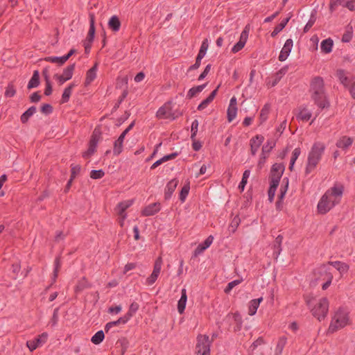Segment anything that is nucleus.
<instances>
[{"mask_svg":"<svg viewBox=\"0 0 355 355\" xmlns=\"http://www.w3.org/2000/svg\"><path fill=\"white\" fill-rule=\"evenodd\" d=\"M275 146V143L273 141H268L267 143L262 147V155H264L265 153H269Z\"/></svg>","mask_w":355,"mask_h":355,"instance_id":"54","label":"nucleus"},{"mask_svg":"<svg viewBox=\"0 0 355 355\" xmlns=\"http://www.w3.org/2000/svg\"><path fill=\"white\" fill-rule=\"evenodd\" d=\"M42 73L45 81V89H53V86L50 80V73L49 67H45L43 69Z\"/></svg>","mask_w":355,"mask_h":355,"instance_id":"41","label":"nucleus"},{"mask_svg":"<svg viewBox=\"0 0 355 355\" xmlns=\"http://www.w3.org/2000/svg\"><path fill=\"white\" fill-rule=\"evenodd\" d=\"M90 24L89 29L87 36V41L89 43H92L95 35V26H94V16L93 14H90Z\"/></svg>","mask_w":355,"mask_h":355,"instance_id":"26","label":"nucleus"},{"mask_svg":"<svg viewBox=\"0 0 355 355\" xmlns=\"http://www.w3.org/2000/svg\"><path fill=\"white\" fill-rule=\"evenodd\" d=\"M314 276L315 280L318 282H324L329 277L333 279V274L331 272L330 269L325 265H322L314 270Z\"/></svg>","mask_w":355,"mask_h":355,"instance_id":"13","label":"nucleus"},{"mask_svg":"<svg viewBox=\"0 0 355 355\" xmlns=\"http://www.w3.org/2000/svg\"><path fill=\"white\" fill-rule=\"evenodd\" d=\"M312 315L319 321L324 320L329 311V301L327 297H322L311 309Z\"/></svg>","mask_w":355,"mask_h":355,"instance_id":"3","label":"nucleus"},{"mask_svg":"<svg viewBox=\"0 0 355 355\" xmlns=\"http://www.w3.org/2000/svg\"><path fill=\"white\" fill-rule=\"evenodd\" d=\"M324 80L320 76L314 77L311 82V89H323Z\"/></svg>","mask_w":355,"mask_h":355,"instance_id":"36","label":"nucleus"},{"mask_svg":"<svg viewBox=\"0 0 355 355\" xmlns=\"http://www.w3.org/2000/svg\"><path fill=\"white\" fill-rule=\"evenodd\" d=\"M237 106L229 105L227 110V118L229 122L232 121L235 119L237 114Z\"/></svg>","mask_w":355,"mask_h":355,"instance_id":"42","label":"nucleus"},{"mask_svg":"<svg viewBox=\"0 0 355 355\" xmlns=\"http://www.w3.org/2000/svg\"><path fill=\"white\" fill-rule=\"evenodd\" d=\"M283 236L282 235H278L275 239V243L274 245L275 247V252H278L279 254L281 251L280 245L282 242Z\"/></svg>","mask_w":355,"mask_h":355,"instance_id":"60","label":"nucleus"},{"mask_svg":"<svg viewBox=\"0 0 355 355\" xmlns=\"http://www.w3.org/2000/svg\"><path fill=\"white\" fill-rule=\"evenodd\" d=\"M40 84V73L37 70L34 71L33 76L29 80L27 89H32L34 87H37Z\"/></svg>","mask_w":355,"mask_h":355,"instance_id":"29","label":"nucleus"},{"mask_svg":"<svg viewBox=\"0 0 355 355\" xmlns=\"http://www.w3.org/2000/svg\"><path fill=\"white\" fill-rule=\"evenodd\" d=\"M71 176L70 178L74 180L76 175L80 173L81 167L80 165H71Z\"/></svg>","mask_w":355,"mask_h":355,"instance_id":"58","label":"nucleus"},{"mask_svg":"<svg viewBox=\"0 0 355 355\" xmlns=\"http://www.w3.org/2000/svg\"><path fill=\"white\" fill-rule=\"evenodd\" d=\"M288 188V178L285 177L283 179L282 185L281 186L280 192L278 194L277 200H284V198L286 196Z\"/></svg>","mask_w":355,"mask_h":355,"instance_id":"32","label":"nucleus"},{"mask_svg":"<svg viewBox=\"0 0 355 355\" xmlns=\"http://www.w3.org/2000/svg\"><path fill=\"white\" fill-rule=\"evenodd\" d=\"M139 305L138 303L133 302L129 306L128 311L125 314V316L130 320L133 315L138 311Z\"/></svg>","mask_w":355,"mask_h":355,"instance_id":"47","label":"nucleus"},{"mask_svg":"<svg viewBox=\"0 0 355 355\" xmlns=\"http://www.w3.org/2000/svg\"><path fill=\"white\" fill-rule=\"evenodd\" d=\"M286 343L287 337L286 336H283L279 338V340L275 348V355L282 354L284 347H285Z\"/></svg>","mask_w":355,"mask_h":355,"instance_id":"33","label":"nucleus"},{"mask_svg":"<svg viewBox=\"0 0 355 355\" xmlns=\"http://www.w3.org/2000/svg\"><path fill=\"white\" fill-rule=\"evenodd\" d=\"M314 103L320 109L329 108L330 103L324 93V90H315L311 95Z\"/></svg>","mask_w":355,"mask_h":355,"instance_id":"7","label":"nucleus"},{"mask_svg":"<svg viewBox=\"0 0 355 355\" xmlns=\"http://www.w3.org/2000/svg\"><path fill=\"white\" fill-rule=\"evenodd\" d=\"M325 149V146L321 142L313 144L311 151L309 153L308 162L305 169L306 174L312 172L321 159L322 155Z\"/></svg>","mask_w":355,"mask_h":355,"instance_id":"1","label":"nucleus"},{"mask_svg":"<svg viewBox=\"0 0 355 355\" xmlns=\"http://www.w3.org/2000/svg\"><path fill=\"white\" fill-rule=\"evenodd\" d=\"M36 112V107L35 106L30 107L25 111L21 116L20 120L22 123H26L29 118Z\"/></svg>","mask_w":355,"mask_h":355,"instance_id":"31","label":"nucleus"},{"mask_svg":"<svg viewBox=\"0 0 355 355\" xmlns=\"http://www.w3.org/2000/svg\"><path fill=\"white\" fill-rule=\"evenodd\" d=\"M336 77L345 87L348 89H355V82H352V80L347 76V73L345 70L338 69L336 71Z\"/></svg>","mask_w":355,"mask_h":355,"instance_id":"14","label":"nucleus"},{"mask_svg":"<svg viewBox=\"0 0 355 355\" xmlns=\"http://www.w3.org/2000/svg\"><path fill=\"white\" fill-rule=\"evenodd\" d=\"M198 121L197 119H195L192 123H191V140H194V139L196 137L197 132H198Z\"/></svg>","mask_w":355,"mask_h":355,"instance_id":"57","label":"nucleus"},{"mask_svg":"<svg viewBox=\"0 0 355 355\" xmlns=\"http://www.w3.org/2000/svg\"><path fill=\"white\" fill-rule=\"evenodd\" d=\"M130 114L128 111H125L124 112V114L121 116L118 119H117V123L116 124L117 126H119L121 125L123 123H124L128 119V117L130 116Z\"/></svg>","mask_w":355,"mask_h":355,"instance_id":"62","label":"nucleus"},{"mask_svg":"<svg viewBox=\"0 0 355 355\" xmlns=\"http://www.w3.org/2000/svg\"><path fill=\"white\" fill-rule=\"evenodd\" d=\"M178 182H179L178 180H177L176 178H174L167 183L166 188H165V193H164V199L166 200H168L171 198L173 192L175 191V190L178 184Z\"/></svg>","mask_w":355,"mask_h":355,"instance_id":"18","label":"nucleus"},{"mask_svg":"<svg viewBox=\"0 0 355 355\" xmlns=\"http://www.w3.org/2000/svg\"><path fill=\"white\" fill-rule=\"evenodd\" d=\"M44 60L46 62L56 63L59 66L63 65L67 62L64 55L61 57L49 56L46 57Z\"/></svg>","mask_w":355,"mask_h":355,"instance_id":"35","label":"nucleus"},{"mask_svg":"<svg viewBox=\"0 0 355 355\" xmlns=\"http://www.w3.org/2000/svg\"><path fill=\"white\" fill-rule=\"evenodd\" d=\"M161 205L159 202L151 203L144 207L141 211V215L144 216H153L160 211Z\"/></svg>","mask_w":355,"mask_h":355,"instance_id":"17","label":"nucleus"},{"mask_svg":"<svg viewBox=\"0 0 355 355\" xmlns=\"http://www.w3.org/2000/svg\"><path fill=\"white\" fill-rule=\"evenodd\" d=\"M105 338V334L103 330L98 331L91 338V341L94 345L101 344Z\"/></svg>","mask_w":355,"mask_h":355,"instance_id":"37","label":"nucleus"},{"mask_svg":"<svg viewBox=\"0 0 355 355\" xmlns=\"http://www.w3.org/2000/svg\"><path fill=\"white\" fill-rule=\"evenodd\" d=\"M346 2L347 0H331L329 5L330 10L333 11L339 5L345 7Z\"/></svg>","mask_w":355,"mask_h":355,"instance_id":"53","label":"nucleus"},{"mask_svg":"<svg viewBox=\"0 0 355 355\" xmlns=\"http://www.w3.org/2000/svg\"><path fill=\"white\" fill-rule=\"evenodd\" d=\"M218 90H213L212 92L207 97L205 100H203L198 106V110L202 111L205 109L208 105L213 101L214 98L216 97L217 92Z\"/></svg>","mask_w":355,"mask_h":355,"instance_id":"24","label":"nucleus"},{"mask_svg":"<svg viewBox=\"0 0 355 355\" xmlns=\"http://www.w3.org/2000/svg\"><path fill=\"white\" fill-rule=\"evenodd\" d=\"M162 259L161 257H159L156 259V260L155 261L153 272L159 275L161 269H162Z\"/></svg>","mask_w":355,"mask_h":355,"instance_id":"55","label":"nucleus"},{"mask_svg":"<svg viewBox=\"0 0 355 355\" xmlns=\"http://www.w3.org/2000/svg\"><path fill=\"white\" fill-rule=\"evenodd\" d=\"M242 281H243V279H235L234 281L230 282V283L227 284V286L224 289V292L226 294L230 293V291L233 289V288L235 287L236 286L239 285L240 283H241Z\"/></svg>","mask_w":355,"mask_h":355,"instance_id":"51","label":"nucleus"},{"mask_svg":"<svg viewBox=\"0 0 355 355\" xmlns=\"http://www.w3.org/2000/svg\"><path fill=\"white\" fill-rule=\"evenodd\" d=\"M171 104L172 101H168L162 107H160L156 113L157 118L175 120L178 117V115H175L174 112H172Z\"/></svg>","mask_w":355,"mask_h":355,"instance_id":"9","label":"nucleus"},{"mask_svg":"<svg viewBox=\"0 0 355 355\" xmlns=\"http://www.w3.org/2000/svg\"><path fill=\"white\" fill-rule=\"evenodd\" d=\"M354 139L347 136L341 137L336 144V146L343 150H347L353 144Z\"/></svg>","mask_w":355,"mask_h":355,"instance_id":"20","label":"nucleus"},{"mask_svg":"<svg viewBox=\"0 0 355 355\" xmlns=\"http://www.w3.org/2000/svg\"><path fill=\"white\" fill-rule=\"evenodd\" d=\"M278 186L279 185H277L275 183L270 184L269 189L268 191V200L270 202H273L275 196V192Z\"/></svg>","mask_w":355,"mask_h":355,"instance_id":"49","label":"nucleus"},{"mask_svg":"<svg viewBox=\"0 0 355 355\" xmlns=\"http://www.w3.org/2000/svg\"><path fill=\"white\" fill-rule=\"evenodd\" d=\"M343 190H344V187L343 185H341L340 187L334 186V187H331V189L329 190V195L334 196H341L343 194Z\"/></svg>","mask_w":355,"mask_h":355,"instance_id":"50","label":"nucleus"},{"mask_svg":"<svg viewBox=\"0 0 355 355\" xmlns=\"http://www.w3.org/2000/svg\"><path fill=\"white\" fill-rule=\"evenodd\" d=\"M125 135L126 134L122 132L119 138L114 142L113 153L114 155L118 156L122 153Z\"/></svg>","mask_w":355,"mask_h":355,"instance_id":"19","label":"nucleus"},{"mask_svg":"<svg viewBox=\"0 0 355 355\" xmlns=\"http://www.w3.org/2000/svg\"><path fill=\"white\" fill-rule=\"evenodd\" d=\"M187 301V290L185 288H182L181 291V297L178 302V311L180 314H182L184 312Z\"/></svg>","mask_w":355,"mask_h":355,"instance_id":"21","label":"nucleus"},{"mask_svg":"<svg viewBox=\"0 0 355 355\" xmlns=\"http://www.w3.org/2000/svg\"><path fill=\"white\" fill-rule=\"evenodd\" d=\"M250 174V171L248 169L245 170L243 172L241 181L240 182L239 187H238V188L241 191V192L244 191V189L248 182V178H249Z\"/></svg>","mask_w":355,"mask_h":355,"instance_id":"45","label":"nucleus"},{"mask_svg":"<svg viewBox=\"0 0 355 355\" xmlns=\"http://www.w3.org/2000/svg\"><path fill=\"white\" fill-rule=\"evenodd\" d=\"M76 64H71L68 65L66 68L64 69L62 71V75L67 79L69 80L73 76V73L75 69Z\"/></svg>","mask_w":355,"mask_h":355,"instance_id":"48","label":"nucleus"},{"mask_svg":"<svg viewBox=\"0 0 355 355\" xmlns=\"http://www.w3.org/2000/svg\"><path fill=\"white\" fill-rule=\"evenodd\" d=\"M213 240L214 236L212 235H209L202 243H200L193 252L192 258L197 257L207 249L212 243Z\"/></svg>","mask_w":355,"mask_h":355,"instance_id":"15","label":"nucleus"},{"mask_svg":"<svg viewBox=\"0 0 355 355\" xmlns=\"http://www.w3.org/2000/svg\"><path fill=\"white\" fill-rule=\"evenodd\" d=\"M102 138V132L100 127H96L91 135L87 150L83 153V158L90 157L96 151L98 141Z\"/></svg>","mask_w":355,"mask_h":355,"instance_id":"4","label":"nucleus"},{"mask_svg":"<svg viewBox=\"0 0 355 355\" xmlns=\"http://www.w3.org/2000/svg\"><path fill=\"white\" fill-rule=\"evenodd\" d=\"M196 349L198 355H210V346L212 340L207 335L198 334L197 338Z\"/></svg>","mask_w":355,"mask_h":355,"instance_id":"5","label":"nucleus"},{"mask_svg":"<svg viewBox=\"0 0 355 355\" xmlns=\"http://www.w3.org/2000/svg\"><path fill=\"white\" fill-rule=\"evenodd\" d=\"M329 190L327 191L321 197L318 204V212L320 214H327L331 208H333L336 203L329 198Z\"/></svg>","mask_w":355,"mask_h":355,"instance_id":"8","label":"nucleus"},{"mask_svg":"<svg viewBox=\"0 0 355 355\" xmlns=\"http://www.w3.org/2000/svg\"><path fill=\"white\" fill-rule=\"evenodd\" d=\"M316 10H313L311 13V16H310V18H309V20L308 21V22L306 23V24L305 25L304 28V33H306L308 32L310 28L313 26V24H315V21H316Z\"/></svg>","mask_w":355,"mask_h":355,"instance_id":"40","label":"nucleus"},{"mask_svg":"<svg viewBox=\"0 0 355 355\" xmlns=\"http://www.w3.org/2000/svg\"><path fill=\"white\" fill-rule=\"evenodd\" d=\"M109 28L114 32L119 31L121 27V21L116 15L112 16L108 21Z\"/></svg>","mask_w":355,"mask_h":355,"instance_id":"27","label":"nucleus"},{"mask_svg":"<svg viewBox=\"0 0 355 355\" xmlns=\"http://www.w3.org/2000/svg\"><path fill=\"white\" fill-rule=\"evenodd\" d=\"M245 43L243 41H239L236 42L232 49L233 53H237L241 51L245 46Z\"/></svg>","mask_w":355,"mask_h":355,"instance_id":"64","label":"nucleus"},{"mask_svg":"<svg viewBox=\"0 0 355 355\" xmlns=\"http://www.w3.org/2000/svg\"><path fill=\"white\" fill-rule=\"evenodd\" d=\"M288 67L285 66L280 69L278 71L275 73L271 74L268 77H267L266 80V83L267 86L273 87L276 86L281 80L284 78L286 73L288 71Z\"/></svg>","mask_w":355,"mask_h":355,"instance_id":"10","label":"nucleus"},{"mask_svg":"<svg viewBox=\"0 0 355 355\" xmlns=\"http://www.w3.org/2000/svg\"><path fill=\"white\" fill-rule=\"evenodd\" d=\"M91 287L92 284L88 282L86 277H83L81 279L78 280L76 286H75L74 291L78 294L81 293L83 290Z\"/></svg>","mask_w":355,"mask_h":355,"instance_id":"22","label":"nucleus"},{"mask_svg":"<svg viewBox=\"0 0 355 355\" xmlns=\"http://www.w3.org/2000/svg\"><path fill=\"white\" fill-rule=\"evenodd\" d=\"M158 276L159 274L153 272L151 275L146 279V284L149 286L153 284L157 280Z\"/></svg>","mask_w":355,"mask_h":355,"instance_id":"63","label":"nucleus"},{"mask_svg":"<svg viewBox=\"0 0 355 355\" xmlns=\"http://www.w3.org/2000/svg\"><path fill=\"white\" fill-rule=\"evenodd\" d=\"M105 175V172L103 169L92 170L90 172V178L94 180L101 179Z\"/></svg>","mask_w":355,"mask_h":355,"instance_id":"52","label":"nucleus"},{"mask_svg":"<svg viewBox=\"0 0 355 355\" xmlns=\"http://www.w3.org/2000/svg\"><path fill=\"white\" fill-rule=\"evenodd\" d=\"M329 264L333 266L335 268H336L340 273L347 272L349 270V266L339 261H329Z\"/></svg>","mask_w":355,"mask_h":355,"instance_id":"28","label":"nucleus"},{"mask_svg":"<svg viewBox=\"0 0 355 355\" xmlns=\"http://www.w3.org/2000/svg\"><path fill=\"white\" fill-rule=\"evenodd\" d=\"M71 95V90H64L60 103L63 104L67 103L69 100Z\"/></svg>","mask_w":355,"mask_h":355,"instance_id":"61","label":"nucleus"},{"mask_svg":"<svg viewBox=\"0 0 355 355\" xmlns=\"http://www.w3.org/2000/svg\"><path fill=\"white\" fill-rule=\"evenodd\" d=\"M48 338V334L46 332H44L40 335H38L33 340H30L26 342V346L29 349L31 352H33L38 347L44 344Z\"/></svg>","mask_w":355,"mask_h":355,"instance_id":"12","label":"nucleus"},{"mask_svg":"<svg viewBox=\"0 0 355 355\" xmlns=\"http://www.w3.org/2000/svg\"><path fill=\"white\" fill-rule=\"evenodd\" d=\"M285 170V166L282 163H275L274 164L270 171L269 180L270 184L275 183L277 185H279L281 178L284 173Z\"/></svg>","mask_w":355,"mask_h":355,"instance_id":"6","label":"nucleus"},{"mask_svg":"<svg viewBox=\"0 0 355 355\" xmlns=\"http://www.w3.org/2000/svg\"><path fill=\"white\" fill-rule=\"evenodd\" d=\"M190 182H187L182 188L180 192L179 199L182 202H184L189 193Z\"/></svg>","mask_w":355,"mask_h":355,"instance_id":"38","label":"nucleus"},{"mask_svg":"<svg viewBox=\"0 0 355 355\" xmlns=\"http://www.w3.org/2000/svg\"><path fill=\"white\" fill-rule=\"evenodd\" d=\"M270 106L269 104L266 103L261 109V112H260V116H259V120H260V123H263V122H265L267 119H268V114L270 112Z\"/></svg>","mask_w":355,"mask_h":355,"instance_id":"39","label":"nucleus"},{"mask_svg":"<svg viewBox=\"0 0 355 355\" xmlns=\"http://www.w3.org/2000/svg\"><path fill=\"white\" fill-rule=\"evenodd\" d=\"M208 46H209L208 40L207 39H205L202 41V44H201V46L200 48L198 54H200V55L205 56V54H206V52L207 51Z\"/></svg>","mask_w":355,"mask_h":355,"instance_id":"59","label":"nucleus"},{"mask_svg":"<svg viewBox=\"0 0 355 355\" xmlns=\"http://www.w3.org/2000/svg\"><path fill=\"white\" fill-rule=\"evenodd\" d=\"M262 301V297L252 300L250 302L248 314L253 315L256 313L260 302Z\"/></svg>","mask_w":355,"mask_h":355,"instance_id":"30","label":"nucleus"},{"mask_svg":"<svg viewBox=\"0 0 355 355\" xmlns=\"http://www.w3.org/2000/svg\"><path fill=\"white\" fill-rule=\"evenodd\" d=\"M54 265H55V267H54V270H53V282H55V279L58 275V272L61 268V257H60V256H58L55 259Z\"/></svg>","mask_w":355,"mask_h":355,"instance_id":"46","label":"nucleus"},{"mask_svg":"<svg viewBox=\"0 0 355 355\" xmlns=\"http://www.w3.org/2000/svg\"><path fill=\"white\" fill-rule=\"evenodd\" d=\"M334 41L331 38H327L322 41L320 44L321 51L324 53H329L332 51Z\"/></svg>","mask_w":355,"mask_h":355,"instance_id":"25","label":"nucleus"},{"mask_svg":"<svg viewBox=\"0 0 355 355\" xmlns=\"http://www.w3.org/2000/svg\"><path fill=\"white\" fill-rule=\"evenodd\" d=\"M264 140V137L257 135L250 140V151L252 155H255L260 146Z\"/></svg>","mask_w":355,"mask_h":355,"instance_id":"16","label":"nucleus"},{"mask_svg":"<svg viewBox=\"0 0 355 355\" xmlns=\"http://www.w3.org/2000/svg\"><path fill=\"white\" fill-rule=\"evenodd\" d=\"M295 117L299 121H308L312 116L311 110L308 105H301L293 110Z\"/></svg>","mask_w":355,"mask_h":355,"instance_id":"11","label":"nucleus"},{"mask_svg":"<svg viewBox=\"0 0 355 355\" xmlns=\"http://www.w3.org/2000/svg\"><path fill=\"white\" fill-rule=\"evenodd\" d=\"M349 320V313L344 308L340 307L332 318L327 333L334 334L345 327L348 324Z\"/></svg>","mask_w":355,"mask_h":355,"instance_id":"2","label":"nucleus"},{"mask_svg":"<svg viewBox=\"0 0 355 355\" xmlns=\"http://www.w3.org/2000/svg\"><path fill=\"white\" fill-rule=\"evenodd\" d=\"M96 71H97V64H95L87 72L86 78H85V87L89 86V85L96 78Z\"/></svg>","mask_w":355,"mask_h":355,"instance_id":"23","label":"nucleus"},{"mask_svg":"<svg viewBox=\"0 0 355 355\" xmlns=\"http://www.w3.org/2000/svg\"><path fill=\"white\" fill-rule=\"evenodd\" d=\"M288 23V17L284 18L279 24L275 28L273 31L271 33V37H275L280 31H282L286 24Z\"/></svg>","mask_w":355,"mask_h":355,"instance_id":"34","label":"nucleus"},{"mask_svg":"<svg viewBox=\"0 0 355 355\" xmlns=\"http://www.w3.org/2000/svg\"><path fill=\"white\" fill-rule=\"evenodd\" d=\"M53 108L51 104L44 103L40 107V111L45 115H49L53 112Z\"/></svg>","mask_w":355,"mask_h":355,"instance_id":"56","label":"nucleus"},{"mask_svg":"<svg viewBox=\"0 0 355 355\" xmlns=\"http://www.w3.org/2000/svg\"><path fill=\"white\" fill-rule=\"evenodd\" d=\"M288 57V40H287L280 52L279 55V60L281 62L285 61Z\"/></svg>","mask_w":355,"mask_h":355,"instance_id":"43","label":"nucleus"},{"mask_svg":"<svg viewBox=\"0 0 355 355\" xmlns=\"http://www.w3.org/2000/svg\"><path fill=\"white\" fill-rule=\"evenodd\" d=\"M132 205L131 202L129 201H123L121 202L118 204V207L119 209V214L124 218L126 214H124L125 210Z\"/></svg>","mask_w":355,"mask_h":355,"instance_id":"44","label":"nucleus"}]
</instances>
